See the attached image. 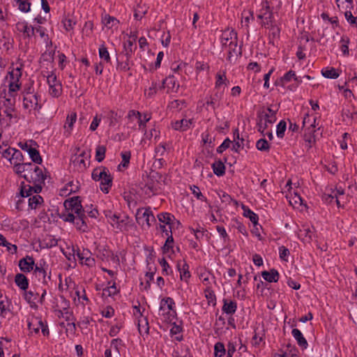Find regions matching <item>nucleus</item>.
Segmentation results:
<instances>
[{"instance_id":"1","label":"nucleus","mask_w":357,"mask_h":357,"mask_svg":"<svg viewBox=\"0 0 357 357\" xmlns=\"http://www.w3.org/2000/svg\"><path fill=\"white\" fill-rule=\"evenodd\" d=\"M14 172L20 176L24 178L27 182H38L45 176L43 170L32 162L14 163Z\"/></svg>"},{"instance_id":"2","label":"nucleus","mask_w":357,"mask_h":357,"mask_svg":"<svg viewBox=\"0 0 357 357\" xmlns=\"http://www.w3.org/2000/svg\"><path fill=\"white\" fill-rule=\"evenodd\" d=\"M136 220L139 225L144 226L146 225L150 227L153 222H155V218L149 208H139L136 213Z\"/></svg>"},{"instance_id":"3","label":"nucleus","mask_w":357,"mask_h":357,"mask_svg":"<svg viewBox=\"0 0 357 357\" xmlns=\"http://www.w3.org/2000/svg\"><path fill=\"white\" fill-rule=\"evenodd\" d=\"M46 178V175L43 176L42 181H39L38 182H31L33 185H24V183L22 182L21 183V190H20V195L22 197H27L34 193H39L42 190V185L44 184L45 180Z\"/></svg>"},{"instance_id":"4","label":"nucleus","mask_w":357,"mask_h":357,"mask_svg":"<svg viewBox=\"0 0 357 357\" xmlns=\"http://www.w3.org/2000/svg\"><path fill=\"white\" fill-rule=\"evenodd\" d=\"M49 85V92L53 97H59L61 94L62 86L59 81L57 80L56 76L52 73L47 77Z\"/></svg>"},{"instance_id":"5","label":"nucleus","mask_w":357,"mask_h":357,"mask_svg":"<svg viewBox=\"0 0 357 357\" xmlns=\"http://www.w3.org/2000/svg\"><path fill=\"white\" fill-rule=\"evenodd\" d=\"M105 215L108 219V222L112 225L116 226V228L121 229L123 227L126 226L128 217L124 215L123 218L116 213H112L111 211H105Z\"/></svg>"},{"instance_id":"6","label":"nucleus","mask_w":357,"mask_h":357,"mask_svg":"<svg viewBox=\"0 0 357 357\" xmlns=\"http://www.w3.org/2000/svg\"><path fill=\"white\" fill-rule=\"evenodd\" d=\"M237 41V33L234 30H225L221 36V43L223 49H227L229 45L235 48Z\"/></svg>"},{"instance_id":"7","label":"nucleus","mask_w":357,"mask_h":357,"mask_svg":"<svg viewBox=\"0 0 357 357\" xmlns=\"http://www.w3.org/2000/svg\"><path fill=\"white\" fill-rule=\"evenodd\" d=\"M257 17L261 20H266V22H272L273 12L267 0L261 2Z\"/></svg>"},{"instance_id":"8","label":"nucleus","mask_w":357,"mask_h":357,"mask_svg":"<svg viewBox=\"0 0 357 357\" xmlns=\"http://www.w3.org/2000/svg\"><path fill=\"white\" fill-rule=\"evenodd\" d=\"M64 207L66 211H70L75 214H79L80 211H84L79 197H75L70 199H67L64 202Z\"/></svg>"},{"instance_id":"9","label":"nucleus","mask_w":357,"mask_h":357,"mask_svg":"<svg viewBox=\"0 0 357 357\" xmlns=\"http://www.w3.org/2000/svg\"><path fill=\"white\" fill-rule=\"evenodd\" d=\"M222 96V93H219L218 91L215 92L213 95L207 98V100L206 102L203 104V106L206 105V109L208 111L213 110L214 112L216 107L219 106Z\"/></svg>"},{"instance_id":"10","label":"nucleus","mask_w":357,"mask_h":357,"mask_svg":"<svg viewBox=\"0 0 357 357\" xmlns=\"http://www.w3.org/2000/svg\"><path fill=\"white\" fill-rule=\"evenodd\" d=\"M35 261L32 257L26 256L19 261V266L23 272H30L34 271Z\"/></svg>"},{"instance_id":"11","label":"nucleus","mask_w":357,"mask_h":357,"mask_svg":"<svg viewBox=\"0 0 357 357\" xmlns=\"http://www.w3.org/2000/svg\"><path fill=\"white\" fill-rule=\"evenodd\" d=\"M137 50L136 40L128 39L123 43V54L126 56L128 61H130L132 54Z\"/></svg>"},{"instance_id":"12","label":"nucleus","mask_w":357,"mask_h":357,"mask_svg":"<svg viewBox=\"0 0 357 357\" xmlns=\"http://www.w3.org/2000/svg\"><path fill=\"white\" fill-rule=\"evenodd\" d=\"M38 105V97L36 95L27 93L23 99V107L26 109H36Z\"/></svg>"},{"instance_id":"13","label":"nucleus","mask_w":357,"mask_h":357,"mask_svg":"<svg viewBox=\"0 0 357 357\" xmlns=\"http://www.w3.org/2000/svg\"><path fill=\"white\" fill-rule=\"evenodd\" d=\"M315 123L316 119H313V123L310 124V127H308L305 129L304 138L306 142L309 144L308 147L310 148L312 146V144L315 142V137L314 132L315 130Z\"/></svg>"},{"instance_id":"14","label":"nucleus","mask_w":357,"mask_h":357,"mask_svg":"<svg viewBox=\"0 0 357 357\" xmlns=\"http://www.w3.org/2000/svg\"><path fill=\"white\" fill-rule=\"evenodd\" d=\"M267 111L268 113L264 111L258 112L257 118L259 119L261 118L263 121H266L268 123H274L276 120V112L270 107L267 109Z\"/></svg>"},{"instance_id":"15","label":"nucleus","mask_w":357,"mask_h":357,"mask_svg":"<svg viewBox=\"0 0 357 357\" xmlns=\"http://www.w3.org/2000/svg\"><path fill=\"white\" fill-rule=\"evenodd\" d=\"M100 181V190L103 192L107 193L112 185V177L109 171L102 176Z\"/></svg>"},{"instance_id":"16","label":"nucleus","mask_w":357,"mask_h":357,"mask_svg":"<svg viewBox=\"0 0 357 357\" xmlns=\"http://www.w3.org/2000/svg\"><path fill=\"white\" fill-rule=\"evenodd\" d=\"M291 79H294L297 82H301V79H299L298 77H296V73L294 70H289L287 72L283 77H282L279 80L275 82L276 85L284 86L286 82L291 81Z\"/></svg>"},{"instance_id":"17","label":"nucleus","mask_w":357,"mask_h":357,"mask_svg":"<svg viewBox=\"0 0 357 357\" xmlns=\"http://www.w3.org/2000/svg\"><path fill=\"white\" fill-rule=\"evenodd\" d=\"M237 309L236 302L234 301H228L227 299H223V306L222 310L227 314H234Z\"/></svg>"},{"instance_id":"18","label":"nucleus","mask_w":357,"mask_h":357,"mask_svg":"<svg viewBox=\"0 0 357 357\" xmlns=\"http://www.w3.org/2000/svg\"><path fill=\"white\" fill-rule=\"evenodd\" d=\"M75 215V222H73V223L75 224L79 229L85 231V229L87 227L86 222L87 218L84 214V210L80 211L79 214Z\"/></svg>"},{"instance_id":"19","label":"nucleus","mask_w":357,"mask_h":357,"mask_svg":"<svg viewBox=\"0 0 357 357\" xmlns=\"http://www.w3.org/2000/svg\"><path fill=\"white\" fill-rule=\"evenodd\" d=\"M291 334L295 340L297 341V343L299 347L303 349H306L308 346L307 342L306 339L303 337L302 333L300 330L297 328H294L291 331Z\"/></svg>"},{"instance_id":"20","label":"nucleus","mask_w":357,"mask_h":357,"mask_svg":"<svg viewBox=\"0 0 357 357\" xmlns=\"http://www.w3.org/2000/svg\"><path fill=\"white\" fill-rule=\"evenodd\" d=\"M90 252L86 250H83L82 253L78 252L77 255L80 260H82V263H84L85 265L88 266H93L95 265V259L94 258L90 256Z\"/></svg>"},{"instance_id":"21","label":"nucleus","mask_w":357,"mask_h":357,"mask_svg":"<svg viewBox=\"0 0 357 357\" xmlns=\"http://www.w3.org/2000/svg\"><path fill=\"white\" fill-rule=\"evenodd\" d=\"M263 278L268 282H276L279 280V273L273 268L270 271H264L261 273Z\"/></svg>"},{"instance_id":"22","label":"nucleus","mask_w":357,"mask_h":357,"mask_svg":"<svg viewBox=\"0 0 357 357\" xmlns=\"http://www.w3.org/2000/svg\"><path fill=\"white\" fill-rule=\"evenodd\" d=\"M16 285L21 289L26 291L29 287V280L22 273H17L15 277Z\"/></svg>"},{"instance_id":"23","label":"nucleus","mask_w":357,"mask_h":357,"mask_svg":"<svg viewBox=\"0 0 357 357\" xmlns=\"http://www.w3.org/2000/svg\"><path fill=\"white\" fill-rule=\"evenodd\" d=\"M76 119L77 114L75 112H72L67 116L66 124L64 125V129L66 130L65 134H66L67 136L70 134L71 130L75 122L76 121Z\"/></svg>"},{"instance_id":"24","label":"nucleus","mask_w":357,"mask_h":357,"mask_svg":"<svg viewBox=\"0 0 357 357\" xmlns=\"http://www.w3.org/2000/svg\"><path fill=\"white\" fill-rule=\"evenodd\" d=\"M192 123V120L181 119L176 121L172 124V127L176 130H186L189 128L190 125Z\"/></svg>"},{"instance_id":"25","label":"nucleus","mask_w":357,"mask_h":357,"mask_svg":"<svg viewBox=\"0 0 357 357\" xmlns=\"http://www.w3.org/2000/svg\"><path fill=\"white\" fill-rule=\"evenodd\" d=\"M177 267L180 272L181 280L186 281L190 277V273L188 271V264L185 262H183L182 265H181L180 263H178Z\"/></svg>"},{"instance_id":"26","label":"nucleus","mask_w":357,"mask_h":357,"mask_svg":"<svg viewBox=\"0 0 357 357\" xmlns=\"http://www.w3.org/2000/svg\"><path fill=\"white\" fill-rule=\"evenodd\" d=\"M108 169L105 167H99L93 169L92 172V178L96 181H100L102 178V176H105L106 173L108 172Z\"/></svg>"},{"instance_id":"27","label":"nucleus","mask_w":357,"mask_h":357,"mask_svg":"<svg viewBox=\"0 0 357 357\" xmlns=\"http://www.w3.org/2000/svg\"><path fill=\"white\" fill-rule=\"evenodd\" d=\"M26 151L29 153V157L31 160L36 164H41L43 160L40 155L39 151L36 150L35 148H29V149H26Z\"/></svg>"},{"instance_id":"28","label":"nucleus","mask_w":357,"mask_h":357,"mask_svg":"<svg viewBox=\"0 0 357 357\" xmlns=\"http://www.w3.org/2000/svg\"><path fill=\"white\" fill-rule=\"evenodd\" d=\"M212 168L214 174L218 176H222L225 173V166L220 160L215 161L212 165Z\"/></svg>"},{"instance_id":"29","label":"nucleus","mask_w":357,"mask_h":357,"mask_svg":"<svg viewBox=\"0 0 357 357\" xmlns=\"http://www.w3.org/2000/svg\"><path fill=\"white\" fill-rule=\"evenodd\" d=\"M38 294H35L32 291H25L24 293V299L30 304L31 307H36L37 305L36 304V301L38 298Z\"/></svg>"},{"instance_id":"30","label":"nucleus","mask_w":357,"mask_h":357,"mask_svg":"<svg viewBox=\"0 0 357 357\" xmlns=\"http://www.w3.org/2000/svg\"><path fill=\"white\" fill-rule=\"evenodd\" d=\"M22 64H20V66H17L15 68H13L11 71L9 72L10 79V81L13 82H20V79L22 77Z\"/></svg>"},{"instance_id":"31","label":"nucleus","mask_w":357,"mask_h":357,"mask_svg":"<svg viewBox=\"0 0 357 357\" xmlns=\"http://www.w3.org/2000/svg\"><path fill=\"white\" fill-rule=\"evenodd\" d=\"M243 208L244 211V216L248 218L255 226L257 225L259 219L258 215L256 213H255L252 211H251L248 208H246L244 206H243Z\"/></svg>"},{"instance_id":"32","label":"nucleus","mask_w":357,"mask_h":357,"mask_svg":"<svg viewBox=\"0 0 357 357\" xmlns=\"http://www.w3.org/2000/svg\"><path fill=\"white\" fill-rule=\"evenodd\" d=\"M18 7V9L24 13H27L30 10L31 0H14Z\"/></svg>"},{"instance_id":"33","label":"nucleus","mask_w":357,"mask_h":357,"mask_svg":"<svg viewBox=\"0 0 357 357\" xmlns=\"http://www.w3.org/2000/svg\"><path fill=\"white\" fill-rule=\"evenodd\" d=\"M215 357H226V349L222 342H217L214 346Z\"/></svg>"},{"instance_id":"34","label":"nucleus","mask_w":357,"mask_h":357,"mask_svg":"<svg viewBox=\"0 0 357 357\" xmlns=\"http://www.w3.org/2000/svg\"><path fill=\"white\" fill-rule=\"evenodd\" d=\"M12 151V157L10 158V162L11 164L15 162L16 163H22L23 161V155L22 152L19 150L14 149V150H10Z\"/></svg>"},{"instance_id":"35","label":"nucleus","mask_w":357,"mask_h":357,"mask_svg":"<svg viewBox=\"0 0 357 357\" xmlns=\"http://www.w3.org/2000/svg\"><path fill=\"white\" fill-rule=\"evenodd\" d=\"M321 74L324 77L330 79H336L339 77V73L334 68H326L321 70Z\"/></svg>"},{"instance_id":"36","label":"nucleus","mask_w":357,"mask_h":357,"mask_svg":"<svg viewBox=\"0 0 357 357\" xmlns=\"http://www.w3.org/2000/svg\"><path fill=\"white\" fill-rule=\"evenodd\" d=\"M1 98H5V100L3 101V106L4 107H15V98H10L7 96V93L6 90H4L1 94Z\"/></svg>"},{"instance_id":"37","label":"nucleus","mask_w":357,"mask_h":357,"mask_svg":"<svg viewBox=\"0 0 357 357\" xmlns=\"http://www.w3.org/2000/svg\"><path fill=\"white\" fill-rule=\"evenodd\" d=\"M34 273L36 277L38 278L39 280H42L43 283L47 284L46 271L43 268L36 265L34 268Z\"/></svg>"},{"instance_id":"38","label":"nucleus","mask_w":357,"mask_h":357,"mask_svg":"<svg viewBox=\"0 0 357 357\" xmlns=\"http://www.w3.org/2000/svg\"><path fill=\"white\" fill-rule=\"evenodd\" d=\"M105 153L106 147L105 146H98L96 149V160L98 162H102L105 159Z\"/></svg>"},{"instance_id":"39","label":"nucleus","mask_w":357,"mask_h":357,"mask_svg":"<svg viewBox=\"0 0 357 357\" xmlns=\"http://www.w3.org/2000/svg\"><path fill=\"white\" fill-rule=\"evenodd\" d=\"M43 202V197L38 195H36L29 199V206L31 208H36L38 206L41 204Z\"/></svg>"},{"instance_id":"40","label":"nucleus","mask_w":357,"mask_h":357,"mask_svg":"<svg viewBox=\"0 0 357 357\" xmlns=\"http://www.w3.org/2000/svg\"><path fill=\"white\" fill-rule=\"evenodd\" d=\"M172 218H174V216L169 213H161L158 215V220L169 226L172 225Z\"/></svg>"},{"instance_id":"41","label":"nucleus","mask_w":357,"mask_h":357,"mask_svg":"<svg viewBox=\"0 0 357 357\" xmlns=\"http://www.w3.org/2000/svg\"><path fill=\"white\" fill-rule=\"evenodd\" d=\"M17 25H20L22 26V29H24V36L30 37L33 35H34L36 29L33 27L31 25H28L27 24H17Z\"/></svg>"},{"instance_id":"42","label":"nucleus","mask_w":357,"mask_h":357,"mask_svg":"<svg viewBox=\"0 0 357 357\" xmlns=\"http://www.w3.org/2000/svg\"><path fill=\"white\" fill-rule=\"evenodd\" d=\"M256 147L261 151H268L270 149V146L265 139H259L256 143Z\"/></svg>"},{"instance_id":"43","label":"nucleus","mask_w":357,"mask_h":357,"mask_svg":"<svg viewBox=\"0 0 357 357\" xmlns=\"http://www.w3.org/2000/svg\"><path fill=\"white\" fill-rule=\"evenodd\" d=\"M231 45H229L227 49H224L227 52V60L231 61L232 58L236 56L238 54H241L240 52L237 51V44L236 45L235 48H232Z\"/></svg>"},{"instance_id":"44","label":"nucleus","mask_w":357,"mask_h":357,"mask_svg":"<svg viewBox=\"0 0 357 357\" xmlns=\"http://www.w3.org/2000/svg\"><path fill=\"white\" fill-rule=\"evenodd\" d=\"M99 56L100 59H104L106 62L108 63L110 61L109 52L107 50V48L104 45H102L99 47Z\"/></svg>"},{"instance_id":"45","label":"nucleus","mask_w":357,"mask_h":357,"mask_svg":"<svg viewBox=\"0 0 357 357\" xmlns=\"http://www.w3.org/2000/svg\"><path fill=\"white\" fill-rule=\"evenodd\" d=\"M75 213L66 210L65 212L61 214L60 217L66 222H75Z\"/></svg>"},{"instance_id":"46","label":"nucleus","mask_w":357,"mask_h":357,"mask_svg":"<svg viewBox=\"0 0 357 357\" xmlns=\"http://www.w3.org/2000/svg\"><path fill=\"white\" fill-rule=\"evenodd\" d=\"M190 190H192V193L199 200L206 202L207 199L202 195L199 188L196 185H192L190 187Z\"/></svg>"},{"instance_id":"47","label":"nucleus","mask_w":357,"mask_h":357,"mask_svg":"<svg viewBox=\"0 0 357 357\" xmlns=\"http://www.w3.org/2000/svg\"><path fill=\"white\" fill-rule=\"evenodd\" d=\"M144 188L146 189L145 192L146 194H149V192L154 193L156 190L155 182L152 179L149 178L147 182L145 183Z\"/></svg>"},{"instance_id":"48","label":"nucleus","mask_w":357,"mask_h":357,"mask_svg":"<svg viewBox=\"0 0 357 357\" xmlns=\"http://www.w3.org/2000/svg\"><path fill=\"white\" fill-rule=\"evenodd\" d=\"M286 128V122L284 121H280V123L277 125L276 133L278 137H283Z\"/></svg>"},{"instance_id":"49","label":"nucleus","mask_w":357,"mask_h":357,"mask_svg":"<svg viewBox=\"0 0 357 357\" xmlns=\"http://www.w3.org/2000/svg\"><path fill=\"white\" fill-rule=\"evenodd\" d=\"M172 303V301L171 300H168V299H165V298H163L161 301H160V308H159V314L165 317L167 315V307H166V304L167 303Z\"/></svg>"},{"instance_id":"50","label":"nucleus","mask_w":357,"mask_h":357,"mask_svg":"<svg viewBox=\"0 0 357 357\" xmlns=\"http://www.w3.org/2000/svg\"><path fill=\"white\" fill-rule=\"evenodd\" d=\"M165 299H168L172 301V303H169V302L166 304L167 307V316H168V319H169V316H173L172 313L176 314V311L173 310V306L174 305L175 303L174 300L170 297L165 298Z\"/></svg>"},{"instance_id":"51","label":"nucleus","mask_w":357,"mask_h":357,"mask_svg":"<svg viewBox=\"0 0 357 357\" xmlns=\"http://www.w3.org/2000/svg\"><path fill=\"white\" fill-rule=\"evenodd\" d=\"M174 243V238L172 236V234H170L165 241V245L162 247L163 252H169L170 248H172V244Z\"/></svg>"},{"instance_id":"52","label":"nucleus","mask_w":357,"mask_h":357,"mask_svg":"<svg viewBox=\"0 0 357 357\" xmlns=\"http://www.w3.org/2000/svg\"><path fill=\"white\" fill-rule=\"evenodd\" d=\"M190 229L191 230L192 233L195 234L197 239H200L204 236V228L199 225H198L195 229L190 227Z\"/></svg>"},{"instance_id":"53","label":"nucleus","mask_w":357,"mask_h":357,"mask_svg":"<svg viewBox=\"0 0 357 357\" xmlns=\"http://www.w3.org/2000/svg\"><path fill=\"white\" fill-rule=\"evenodd\" d=\"M146 14V11L143 10L142 8L139 7L135 10L134 12V18L136 21H141L143 19V17Z\"/></svg>"},{"instance_id":"54","label":"nucleus","mask_w":357,"mask_h":357,"mask_svg":"<svg viewBox=\"0 0 357 357\" xmlns=\"http://www.w3.org/2000/svg\"><path fill=\"white\" fill-rule=\"evenodd\" d=\"M231 144V141L229 138L225 139L221 144V145L218 147L217 152L219 153H222L225 150H226L230 146Z\"/></svg>"},{"instance_id":"55","label":"nucleus","mask_w":357,"mask_h":357,"mask_svg":"<svg viewBox=\"0 0 357 357\" xmlns=\"http://www.w3.org/2000/svg\"><path fill=\"white\" fill-rule=\"evenodd\" d=\"M268 25L267 26L269 29L270 34L271 33L274 37L278 36L280 33V28L277 26L276 24H266Z\"/></svg>"},{"instance_id":"56","label":"nucleus","mask_w":357,"mask_h":357,"mask_svg":"<svg viewBox=\"0 0 357 357\" xmlns=\"http://www.w3.org/2000/svg\"><path fill=\"white\" fill-rule=\"evenodd\" d=\"M121 157H122V162L121 165L123 167H127L129 164L130 159V152L121 153Z\"/></svg>"},{"instance_id":"57","label":"nucleus","mask_w":357,"mask_h":357,"mask_svg":"<svg viewBox=\"0 0 357 357\" xmlns=\"http://www.w3.org/2000/svg\"><path fill=\"white\" fill-rule=\"evenodd\" d=\"M268 123V122L263 121L261 118L260 119H258V121L257 123L258 131L260 132L261 134L264 135V132L266 129Z\"/></svg>"},{"instance_id":"58","label":"nucleus","mask_w":357,"mask_h":357,"mask_svg":"<svg viewBox=\"0 0 357 357\" xmlns=\"http://www.w3.org/2000/svg\"><path fill=\"white\" fill-rule=\"evenodd\" d=\"M341 43H342L341 51L342 52L344 55H348L349 54V47H348L349 39L342 38L341 39Z\"/></svg>"},{"instance_id":"59","label":"nucleus","mask_w":357,"mask_h":357,"mask_svg":"<svg viewBox=\"0 0 357 357\" xmlns=\"http://www.w3.org/2000/svg\"><path fill=\"white\" fill-rule=\"evenodd\" d=\"M215 88H220L223 84H225L227 78L225 74H217L216 75Z\"/></svg>"},{"instance_id":"60","label":"nucleus","mask_w":357,"mask_h":357,"mask_svg":"<svg viewBox=\"0 0 357 357\" xmlns=\"http://www.w3.org/2000/svg\"><path fill=\"white\" fill-rule=\"evenodd\" d=\"M123 34H125L128 38L133 40H137L138 37V31L136 30H132L130 29L129 31L127 30L126 32L123 31Z\"/></svg>"},{"instance_id":"61","label":"nucleus","mask_w":357,"mask_h":357,"mask_svg":"<svg viewBox=\"0 0 357 357\" xmlns=\"http://www.w3.org/2000/svg\"><path fill=\"white\" fill-rule=\"evenodd\" d=\"M78 182H76V183H73V181L69 182L66 187L65 190L69 191L70 193L71 192H75L78 190Z\"/></svg>"},{"instance_id":"62","label":"nucleus","mask_w":357,"mask_h":357,"mask_svg":"<svg viewBox=\"0 0 357 357\" xmlns=\"http://www.w3.org/2000/svg\"><path fill=\"white\" fill-rule=\"evenodd\" d=\"M157 86H158L157 83L153 82L152 84H151V86L149 88L148 92L146 91L145 94L148 97L153 96L157 92Z\"/></svg>"},{"instance_id":"63","label":"nucleus","mask_w":357,"mask_h":357,"mask_svg":"<svg viewBox=\"0 0 357 357\" xmlns=\"http://www.w3.org/2000/svg\"><path fill=\"white\" fill-rule=\"evenodd\" d=\"M279 252H280V257L284 261H287L286 257L289 255V250L285 248L284 246H281L279 248Z\"/></svg>"},{"instance_id":"64","label":"nucleus","mask_w":357,"mask_h":357,"mask_svg":"<svg viewBox=\"0 0 357 357\" xmlns=\"http://www.w3.org/2000/svg\"><path fill=\"white\" fill-rule=\"evenodd\" d=\"M235 351V345L233 343L229 342L227 344V349L226 350V357H232Z\"/></svg>"}]
</instances>
